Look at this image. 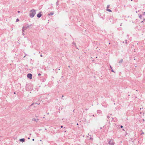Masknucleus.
<instances>
[{"label":"nucleus","instance_id":"nucleus-35","mask_svg":"<svg viewBox=\"0 0 145 145\" xmlns=\"http://www.w3.org/2000/svg\"><path fill=\"white\" fill-rule=\"evenodd\" d=\"M143 121H144V119H143Z\"/></svg>","mask_w":145,"mask_h":145},{"label":"nucleus","instance_id":"nucleus-12","mask_svg":"<svg viewBox=\"0 0 145 145\" xmlns=\"http://www.w3.org/2000/svg\"><path fill=\"white\" fill-rule=\"evenodd\" d=\"M139 18H140V19H142V15L140 14V15H139Z\"/></svg>","mask_w":145,"mask_h":145},{"label":"nucleus","instance_id":"nucleus-41","mask_svg":"<svg viewBox=\"0 0 145 145\" xmlns=\"http://www.w3.org/2000/svg\"><path fill=\"white\" fill-rule=\"evenodd\" d=\"M29 138H29H29H28V139H29Z\"/></svg>","mask_w":145,"mask_h":145},{"label":"nucleus","instance_id":"nucleus-34","mask_svg":"<svg viewBox=\"0 0 145 145\" xmlns=\"http://www.w3.org/2000/svg\"><path fill=\"white\" fill-rule=\"evenodd\" d=\"M76 125H78V123H77Z\"/></svg>","mask_w":145,"mask_h":145},{"label":"nucleus","instance_id":"nucleus-16","mask_svg":"<svg viewBox=\"0 0 145 145\" xmlns=\"http://www.w3.org/2000/svg\"><path fill=\"white\" fill-rule=\"evenodd\" d=\"M107 118H110V117L109 116H107Z\"/></svg>","mask_w":145,"mask_h":145},{"label":"nucleus","instance_id":"nucleus-20","mask_svg":"<svg viewBox=\"0 0 145 145\" xmlns=\"http://www.w3.org/2000/svg\"><path fill=\"white\" fill-rule=\"evenodd\" d=\"M22 35L24 36L25 35L24 33H22Z\"/></svg>","mask_w":145,"mask_h":145},{"label":"nucleus","instance_id":"nucleus-7","mask_svg":"<svg viewBox=\"0 0 145 145\" xmlns=\"http://www.w3.org/2000/svg\"><path fill=\"white\" fill-rule=\"evenodd\" d=\"M38 120H39L38 119H35V118H33L32 120V121H35L36 122H37L38 121Z\"/></svg>","mask_w":145,"mask_h":145},{"label":"nucleus","instance_id":"nucleus-36","mask_svg":"<svg viewBox=\"0 0 145 145\" xmlns=\"http://www.w3.org/2000/svg\"><path fill=\"white\" fill-rule=\"evenodd\" d=\"M100 129H102V127H100Z\"/></svg>","mask_w":145,"mask_h":145},{"label":"nucleus","instance_id":"nucleus-10","mask_svg":"<svg viewBox=\"0 0 145 145\" xmlns=\"http://www.w3.org/2000/svg\"><path fill=\"white\" fill-rule=\"evenodd\" d=\"M106 10L109 12H112V11L110 9H109L108 8H107L106 9Z\"/></svg>","mask_w":145,"mask_h":145},{"label":"nucleus","instance_id":"nucleus-27","mask_svg":"<svg viewBox=\"0 0 145 145\" xmlns=\"http://www.w3.org/2000/svg\"><path fill=\"white\" fill-rule=\"evenodd\" d=\"M145 20V18H143V21H144Z\"/></svg>","mask_w":145,"mask_h":145},{"label":"nucleus","instance_id":"nucleus-26","mask_svg":"<svg viewBox=\"0 0 145 145\" xmlns=\"http://www.w3.org/2000/svg\"><path fill=\"white\" fill-rule=\"evenodd\" d=\"M40 56L41 57H42V54H40Z\"/></svg>","mask_w":145,"mask_h":145},{"label":"nucleus","instance_id":"nucleus-14","mask_svg":"<svg viewBox=\"0 0 145 145\" xmlns=\"http://www.w3.org/2000/svg\"><path fill=\"white\" fill-rule=\"evenodd\" d=\"M19 21V19L18 18H17L16 20V22Z\"/></svg>","mask_w":145,"mask_h":145},{"label":"nucleus","instance_id":"nucleus-6","mask_svg":"<svg viewBox=\"0 0 145 145\" xmlns=\"http://www.w3.org/2000/svg\"><path fill=\"white\" fill-rule=\"evenodd\" d=\"M19 140L20 142H24L25 141V140L24 138L20 139Z\"/></svg>","mask_w":145,"mask_h":145},{"label":"nucleus","instance_id":"nucleus-21","mask_svg":"<svg viewBox=\"0 0 145 145\" xmlns=\"http://www.w3.org/2000/svg\"><path fill=\"white\" fill-rule=\"evenodd\" d=\"M123 127L122 125H121V126H120L121 128H123Z\"/></svg>","mask_w":145,"mask_h":145},{"label":"nucleus","instance_id":"nucleus-42","mask_svg":"<svg viewBox=\"0 0 145 145\" xmlns=\"http://www.w3.org/2000/svg\"><path fill=\"white\" fill-rule=\"evenodd\" d=\"M68 67H70V66H69Z\"/></svg>","mask_w":145,"mask_h":145},{"label":"nucleus","instance_id":"nucleus-30","mask_svg":"<svg viewBox=\"0 0 145 145\" xmlns=\"http://www.w3.org/2000/svg\"><path fill=\"white\" fill-rule=\"evenodd\" d=\"M14 94H16V92H14Z\"/></svg>","mask_w":145,"mask_h":145},{"label":"nucleus","instance_id":"nucleus-24","mask_svg":"<svg viewBox=\"0 0 145 145\" xmlns=\"http://www.w3.org/2000/svg\"><path fill=\"white\" fill-rule=\"evenodd\" d=\"M34 104V103H33L31 105H30V106H31L33 105Z\"/></svg>","mask_w":145,"mask_h":145},{"label":"nucleus","instance_id":"nucleus-2","mask_svg":"<svg viewBox=\"0 0 145 145\" xmlns=\"http://www.w3.org/2000/svg\"><path fill=\"white\" fill-rule=\"evenodd\" d=\"M31 25L32 24H31L30 25H29L27 26H23L22 28V31H23V32H24V30H25L26 29L29 28L30 26H31Z\"/></svg>","mask_w":145,"mask_h":145},{"label":"nucleus","instance_id":"nucleus-15","mask_svg":"<svg viewBox=\"0 0 145 145\" xmlns=\"http://www.w3.org/2000/svg\"><path fill=\"white\" fill-rule=\"evenodd\" d=\"M110 5H108L107 6V8H108L109 7Z\"/></svg>","mask_w":145,"mask_h":145},{"label":"nucleus","instance_id":"nucleus-9","mask_svg":"<svg viewBox=\"0 0 145 145\" xmlns=\"http://www.w3.org/2000/svg\"><path fill=\"white\" fill-rule=\"evenodd\" d=\"M123 59H121V60L119 61V63H122V62H123Z\"/></svg>","mask_w":145,"mask_h":145},{"label":"nucleus","instance_id":"nucleus-18","mask_svg":"<svg viewBox=\"0 0 145 145\" xmlns=\"http://www.w3.org/2000/svg\"><path fill=\"white\" fill-rule=\"evenodd\" d=\"M111 71L112 72H114V71L113 70H112H112H111Z\"/></svg>","mask_w":145,"mask_h":145},{"label":"nucleus","instance_id":"nucleus-43","mask_svg":"<svg viewBox=\"0 0 145 145\" xmlns=\"http://www.w3.org/2000/svg\"><path fill=\"white\" fill-rule=\"evenodd\" d=\"M121 24H120V25L121 26Z\"/></svg>","mask_w":145,"mask_h":145},{"label":"nucleus","instance_id":"nucleus-22","mask_svg":"<svg viewBox=\"0 0 145 145\" xmlns=\"http://www.w3.org/2000/svg\"><path fill=\"white\" fill-rule=\"evenodd\" d=\"M143 15H145V12H143Z\"/></svg>","mask_w":145,"mask_h":145},{"label":"nucleus","instance_id":"nucleus-40","mask_svg":"<svg viewBox=\"0 0 145 145\" xmlns=\"http://www.w3.org/2000/svg\"><path fill=\"white\" fill-rule=\"evenodd\" d=\"M143 22V21H142L141 22Z\"/></svg>","mask_w":145,"mask_h":145},{"label":"nucleus","instance_id":"nucleus-1","mask_svg":"<svg viewBox=\"0 0 145 145\" xmlns=\"http://www.w3.org/2000/svg\"><path fill=\"white\" fill-rule=\"evenodd\" d=\"M36 14V10L34 9H32L30 11L29 16L31 18H33Z\"/></svg>","mask_w":145,"mask_h":145},{"label":"nucleus","instance_id":"nucleus-25","mask_svg":"<svg viewBox=\"0 0 145 145\" xmlns=\"http://www.w3.org/2000/svg\"><path fill=\"white\" fill-rule=\"evenodd\" d=\"M125 43H126V44H127V40H125Z\"/></svg>","mask_w":145,"mask_h":145},{"label":"nucleus","instance_id":"nucleus-17","mask_svg":"<svg viewBox=\"0 0 145 145\" xmlns=\"http://www.w3.org/2000/svg\"><path fill=\"white\" fill-rule=\"evenodd\" d=\"M41 75V74H40V73H39V74H38V76H40Z\"/></svg>","mask_w":145,"mask_h":145},{"label":"nucleus","instance_id":"nucleus-31","mask_svg":"<svg viewBox=\"0 0 145 145\" xmlns=\"http://www.w3.org/2000/svg\"><path fill=\"white\" fill-rule=\"evenodd\" d=\"M32 140H33V141H34V139H32Z\"/></svg>","mask_w":145,"mask_h":145},{"label":"nucleus","instance_id":"nucleus-37","mask_svg":"<svg viewBox=\"0 0 145 145\" xmlns=\"http://www.w3.org/2000/svg\"><path fill=\"white\" fill-rule=\"evenodd\" d=\"M110 68H111V69H112V67H111V66H110Z\"/></svg>","mask_w":145,"mask_h":145},{"label":"nucleus","instance_id":"nucleus-3","mask_svg":"<svg viewBox=\"0 0 145 145\" xmlns=\"http://www.w3.org/2000/svg\"><path fill=\"white\" fill-rule=\"evenodd\" d=\"M114 140L112 139L108 141V144L110 145H114Z\"/></svg>","mask_w":145,"mask_h":145},{"label":"nucleus","instance_id":"nucleus-19","mask_svg":"<svg viewBox=\"0 0 145 145\" xmlns=\"http://www.w3.org/2000/svg\"><path fill=\"white\" fill-rule=\"evenodd\" d=\"M63 97H64L63 95H62V97H61V99H63Z\"/></svg>","mask_w":145,"mask_h":145},{"label":"nucleus","instance_id":"nucleus-29","mask_svg":"<svg viewBox=\"0 0 145 145\" xmlns=\"http://www.w3.org/2000/svg\"><path fill=\"white\" fill-rule=\"evenodd\" d=\"M85 110H88V109L87 108H86V109H85Z\"/></svg>","mask_w":145,"mask_h":145},{"label":"nucleus","instance_id":"nucleus-23","mask_svg":"<svg viewBox=\"0 0 145 145\" xmlns=\"http://www.w3.org/2000/svg\"><path fill=\"white\" fill-rule=\"evenodd\" d=\"M60 127L61 128H62L63 127V126L62 125H61V126H60Z\"/></svg>","mask_w":145,"mask_h":145},{"label":"nucleus","instance_id":"nucleus-11","mask_svg":"<svg viewBox=\"0 0 145 145\" xmlns=\"http://www.w3.org/2000/svg\"><path fill=\"white\" fill-rule=\"evenodd\" d=\"M56 6H58L59 5L58 1H57V2L56 3Z\"/></svg>","mask_w":145,"mask_h":145},{"label":"nucleus","instance_id":"nucleus-38","mask_svg":"<svg viewBox=\"0 0 145 145\" xmlns=\"http://www.w3.org/2000/svg\"><path fill=\"white\" fill-rule=\"evenodd\" d=\"M123 131H125L124 130V129H123Z\"/></svg>","mask_w":145,"mask_h":145},{"label":"nucleus","instance_id":"nucleus-5","mask_svg":"<svg viewBox=\"0 0 145 145\" xmlns=\"http://www.w3.org/2000/svg\"><path fill=\"white\" fill-rule=\"evenodd\" d=\"M41 12H40L37 14V16L38 18H40L42 16V14H41Z\"/></svg>","mask_w":145,"mask_h":145},{"label":"nucleus","instance_id":"nucleus-28","mask_svg":"<svg viewBox=\"0 0 145 145\" xmlns=\"http://www.w3.org/2000/svg\"><path fill=\"white\" fill-rule=\"evenodd\" d=\"M90 138L91 139H92L93 138H92L91 137H90Z\"/></svg>","mask_w":145,"mask_h":145},{"label":"nucleus","instance_id":"nucleus-13","mask_svg":"<svg viewBox=\"0 0 145 145\" xmlns=\"http://www.w3.org/2000/svg\"><path fill=\"white\" fill-rule=\"evenodd\" d=\"M140 131L141 132V133L140 134V135H142V134H144V133L143 132L142 130H141Z\"/></svg>","mask_w":145,"mask_h":145},{"label":"nucleus","instance_id":"nucleus-4","mask_svg":"<svg viewBox=\"0 0 145 145\" xmlns=\"http://www.w3.org/2000/svg\"><path fill=\"white\" fill-rule=\"evenodd\" d=\"M32 77V75L31 73H28L27 74V77L29 79H31Z\"/></svg>","mask_w":145,"mask_h":145},{"label":"nucleus","instance_id":"nucleus-8","mask_svg":"<svg viewBox=\"0 0 145 145\" xmlns=\"http://www.w3.org/2000/svg\"><path fill=\"white\" fill-rule=\"evenodd\" d=\"M54 14V13L53 12H51L50 13V14H48L49 15H52Z\"/></svg>","mask_w":145,"mask_h":145},{"label":"nucleus","instance_id":"nucleus-32","mask_svg":"<svg viewBox=\"0 0 145 145\" xmlns=\"http://www.w3.org/2000/svg\"><path fill=\"white\" fill-rule=\"evenodd\" d=\"M25 57V56H24L23 58H24Z\"/></svg>","mask_w":145,"mask_h":145},{"label":"nucleus","instance_id":"nucleus-39","mask_svg":"<svg viewBox=\"0 0 145 145\" xmlns=\"http://www.w3.org/2000/svg\"><path fill=\"white\" fill-rule=\"evenodd\" d=\"M49 114V113H47V114Z\"/></svg>","mask_w":145,"mask_h":145},{"label":"nucleus","instance_id":"nucleus-33","mask_svg":"<svg viewBox=\"0 0 145 145\" xmlns=\"http://www.w3.org/2000/svg\"><path fill=\"white\" fill-rule=\"evenodd\" d=\"M18 13H19V12H20V11H18Z\"/></svg>","mask_w":145,"mask_h":145}]
</instances>
